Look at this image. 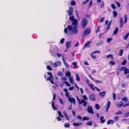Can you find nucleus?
Here are the masks:
<instances>
[{"label":"nucleus","mask_w":129,"mask_h":129,"mask_svg":"<svg viewBox=\"0 0 129 129\" xmlns=\"http://www.w3.org/2000/svg\"><path fill=\"white\" fill-rule=\"evenodd\" d=\"M92 122L91 121L87 122L86 123V124L87 125H92Z\"/></svg>","instance_id":"obj_47"},{"label":"nucleus","mask_w":129,"mask_h":129,"mask_svg":"<svg viewBox=\"0 0 129 129\" xmlns=\"http://www.w3.org/2000/svg\"><path fill=\"white\" fill-rule=\"evenodd\" d=\"M60 64L61 63L60 62H55L53 63V66L55 68H56L58 65H60Z\"/></svg>","instance_id":"obj_13"},{"label":"nucleus","mask_w":129,"mask_h":129,"mask_svg":"<svg viewBox=\"0 0 129 129\" xmlns=\"http://www.w3.org/2000/svg\"><path fill=\"white\" fill-rule=\"evenodd\" d=\"M72 23L71 25H69L67 27V28H65L64 29V32L66 34L68 33V30L70 33V34L72 35L73 34H77L78 33L77 29L78 21L76 19H75L72 21Z\"/></svg>","instance_id":"obj_1"},{"label":"nucleus","mask_w":129,"mask_h":129,"mask_svg":"<svg viewBox=\"0 0 129 129\" xmlns=\"http://www.w3.org/2000/svg\"><path fill=\"white\" fill-rule=\"evenodd\" d=\"M110 103L109 101H108V103L106 104V105L107 107H110Z\"/></svg>","instance_id":"obj_44"},{"label":"nucleus","mask_w":129,"mask_h":129,"mask_svg":"<svg viewBox=\"0 0 129 129\" xmlns=\"http://www.w3.org/2000/svg\"><path fill=\"white\" fill-rule=\"evenodd\" d=\"M71 43L70 42H66V48L67 49H68L71 46L70 45V44Z\"/></svg>","instance_id":"obj_9"},{"label":"nucleus","mask_w":129,"mask_h":129,"mask_svg":"<svg viewBox=\"0 0 129 129\" xmlns=\"http://www.w3.org/2000/svg\"><path fill=\"white\" fill-rule=\"evenodd\" d=\"M111 6L112 8L113 9H116V7L113 4H112L111 5Z\"/></svg>","instance_id":"obj_55"},{"label":"nucleus","mask_w":129,"mask_h":129,"mask_svg":"<svg viewBox=\"0 0 129 129\" xmlns=\"http://www.w3.org/2000/svg\"><path fill=\"white\" fill-rule=\"evenodd\" d=\"M129 35V33H128L123 38V39L124 40H126Z\"/></svg>","instance_id":"obj_24"},{"label":"nucleus","mask_w":129,"mask_h":129,"mask_svg":"<svg viewBox=\"0 0 129 129\" xmlns=\"http://www.w3.org/2000/svg\"><path fill=\"white\" fill-rule=\"evenodd\" d=\"M68 86H69L71 85L70 84H69L67 81H65L64 82Z\"/></svg>","instance_id":"obj_61"},{"label":"nucleus","mask_w":129,"mask_h":129,"mask_svg":"<svg viewBox=\"0 0 129 129\" xmlns=\"http://www.w3.org/2000/svg\"><path fill=\"white\" fill-rule=\"evenodd\" d=\"M64 116L66 118V119L68 120H69V118L68 116L67 115V114L66 111H65V112H64Z\"/></svg>","instance_id":"obj_19"},{"label":"nucleus","mask_w":129,"mask_h":129,"mask_svg":"<svg viewBox=\"0 0 129 129\" xmlns=\"http://www.w3.org/2000/svg\"><path fill=\"white\" fill-rule=\"evenodd\" d=\"M89 118L86 117H83L82 119V120H89Z\"/></svg>","instance_id":"obj_45"},{"label":"nucleus","mask_w":129,"mask_h":129,"mask_svg":"<svg viewBox=\"0 0 129 129\" xmlns=\"http://www.w3.org/2000/svg\"><path fill=\"white\" fill-rule=\"evenodd\" d=\"M113 14L114 17H115L117 16V13L116 12V11H115V10L113 11Z\"/></svg>","instance_id":"obj_23"},{"label":"nucleus","mask_w":129,"mask_h":129,"mask_svg":"<svg viewBox=\"0 0 129 129\" xmlns=\"http://www.w3.org/2000/svg\"><path fill=\"white\" fill-rule=\"evenodd\" d=\"M64 40V38H62L60 41V43L62 44H63Z\"/></svg>","instance_id":"obj_57"},{"label":"nucleus","mask_w":129,"mask_h":129,"mask_svg":"<svg viewBox=\"0 0 129 129\" xmlns=\"http://www.w3.org/2000/svg\"><path fill=\"white\" fill-rule=\"evenodd\" d=\"M71 4L72 5L74 6L76 5V3L74 1H72L71 2Z\"/></svg>","instance_id":"obj_39"},{"label":"nucleus","mask_w":129,"mask_h":129,"mask_svg":"<svg viewBox=\"0 0 129 129\" xmlns=\"http://www.w3.org/2000/svg\"><path fill=\"white\" fill-rule=\"evenodd\" d=\"M109 64L111 65H113L115 64L114 62L113 61H111L110 62Z\"/></svg>","instance_id":"obj_46"},{"label":"nucleus","mask_w":129,"mask_h":129,"mask_svg":"<svg viewBox=\"0 0 129 129\" xmlns=\"http://www.w3.org/2000/svg\"><path fill=\"white\" fill-rule=\"evenodd\" d=\"M118 27H116L113 32V34L115 35L117 34L118 31Z\"/></svg>","instance_id":"obj_18"},{"label":"nucleus","mask_w":129,"mask_h":129,"mask_svg":"<svg viewBox=\"0 0 129 129\" xmlns=\"http://www.w3.org/2000/svg\"><path fill=\"white\" fill-rule=\"evenodd\" d=\"M69 19L71 21H72L74 20L75 19H74V16L72 15V16H70L69 17Z\"/></svg>","instance_id":"obj_33"},{"label":"nucleus","mask_w":129,"mask_h":129,"mask_svg":"<svg viewBox=\"0 0 129 129\" xmlns=\"http://www.w3.org/2000/svg\"><path fill=\"white\" fill-rule=\"evenodd\" d=\"M91 41H88L86 43L84 44V48H85L86 47H87L88 48H89L90 47V46H89V44L90 43Z\"/></svg>","instance_id":"obj_15"},{"label":"nucleus","mask_w":129,"mask_h":129,"mask_svg":"<svg viewBox=\"0 0 129 129\" xmlns=\"http://www.w3.org/2000/svg\"><path fill=\"white\" fill-rule=\"evenodd\" d=\"M71 75V73L69 71L67 72L66 74V76L68 77H70Z\"/></svg>","instance_id":"obj_20"},{"label":"nucleus","mask_w":129,"mask_h":129,"mask_svg":"<svg viewBox=\"0 0 129 129\" xmlns=\"http://www.w3.org/2000/svg\"><path fill=\"white\" fill-rule=\"evenodd\" d=\"M64 64L66 67L67 68H69V65L68 64L65 62L64 63Z\"/></svg>","instance_id":"obj_49"},{"label":"nucleus","mask_w":129,"mask_h":129,"mask_svg":"<svg viewBox=\"0 0 129 129\" xmlns=\"http://www.w3.org/2000/svg\"><path fill=\"white\" fill-rule=\"evenodd\" d=\"M89 98L90 100L94 101L96 100L95 98V96L93 94H92L91 95H90L89 96Z\"/></svg>","instance_id":"obj_7"},{"label":"nucleus","mask_w":129,"mask_h":129,"mask_svg":"<svg viewBox=\"0 0 129 129\" xmlns=\"http://www.w3.org/2000/svg\"><path fill=\"white\" fill-rule=\"evenodd\" d=\"M100 53V51H94L92 53L90 54V56H91L92 58V59H96V55H94L93 54H95V53Z\"/></svg>","instance_id":"obj_4"},{"label":"nucleus","mask_w":129,"mask_h":129,"mask_svg":"<svg viewBox=\"0 0 129 129\" xmlns=\"http://www.w3.org/2000/svg\"><path fill=\"white\" fill-rule=\"evenodd\" d=\"M113 100H115V98L116 97V95L115 94L113 93Z\"/></svg>","instance_id":"obj_63"},{"label":"nucleus","mask_w":129,"mask_h":129,"mask_svg":"<svg viewBox=\"0 0 129 129\" xmlns=\"http://www.w3.org/2000/svg\"><path fill=\"white\" fill-rule=\"evenodd\" d=\"M103 41H100L99 42L96 43V45L98 46L101 45L103 44Z\"/></svg>","instance_id":"obj_21"},{"label":"nucleus","mask_w":129,"mask_h":129,"mask_svg":"<svg viewBox=\"0 0 129 129\" xmlns=\"http://www.w3.org/2000/svg\"><path fill=\"white\" fill-rule=\"evenodd\" d=\"M51 105L52 108L54 110H57V108L55 106L54 102L53 101H52L51 102Z\"/></svg>","instance_id":"obj_11"},{"label":"nucleus","mask_w":129,"mask_h":129,"mask_svg":"<svg viewBox=\"0 0 129 129\" xmlns=\"http://www.w3.org/2000/svg\"><path fill=\"white\" fill-rule=\"evenodd\" d=\"M123 105V103H121V104H118L117 105V106L118 108L121 107Z\"/></svg>","instance_id":"obj_51"},{"label":"nucleus","mask_w":129,"mask_h":129,"mask_svg":"<svg viewBox=\"0 0 129 129\" xmlns=\"http://www.w3.org/2000/svg\"><path fill=\"white\" fill-rule=\"evenodd\" d=\"M101 7L102 8H103L104 6V3L103 1H102L101 5Z\"/></svg>","instance_id":"obj_53"},{"label":"nucleus","mask_w":129,"mask_h":129,"mask_svg":"<svg viewBox=\"0 0 129 129\" xmlns=\"http://www.w3.org/2000/svg\"><path fill=\"white\" fill-rule=\"evenodd\" d=\"M77 100L79 104H80L82 103H83L84 102L85 100H84L82 99L81 100V101H80V100L78 98L77 96Z\"/></svg>","instance_id":"obj_8"},{"label":"nucleus","mask_w":129,"mask_h":129,"mask_svg":"<svg viewBox=\"0 0 129 129\" xmlns=\"http://www.w3.org/2000/svg\"><path fill=\"white\" fill-rule=\"evenodd\" d=\"M104 20V17H102L101 18L100 21L101 22H102Z\"/></svg>","instance_id":"obj_58"},{"label":"nucleus","mask_w":129,"mask_h":129,"mask_svg":"<svg viewBox=\"0 0 129 129\" xmlns=\"http://www.w3.org/2000/svg\"><path fill=\"white\" fill-rule=\"evenodd\" d=\"M129 73V69L125 68L124 72V74H126Z\"/></svg>","instance_id":"obj_17"},{"label":"nucleus","mask_w":129,"mask_h":129,"mask_svg":"<svg viewBox=\"0 0 129 129\" xmlns=\"http://www.w3.org/2000/svg\"><path fill=\"white\" fill-rule=\"evenodd\" d=\"M95 107L96 109L97 110L99 109L100 108L99 105L96 104H95Z\"/></svg>","instance_id":"obj_37"},{"label":"nucleus","mask_w":129,"mask_h":129,"mask_svg":"<svg viewBox=\"0 0 129 129\" xmlns=\"http://www.w3.org/2000/svg\"><path fill=\"white\" fill-rule=\"evenodd\" d=\"M91 31V29L90 28H86V29L84 30L83 34L84 35H87L90 33Z\"/></svg>","instance_id":"obj_5"},{"label":"nucleus","mask_w":129,"mask_h":129,"mask_svg":"<svg viewBox=\"0 0 129 129\" xmlns=\"http://www.w3.org/2000/svg\"><path fill=\"white\" fill-rule=\"evenodd\" d=\"M56 94H54L53 95V100H54L55 98V97L56 96Z\"/></svg>","instance_id":"obj_64"},{"label":"nucleus","mask_w":129,"mask_h":129,"mask_svg":"<svg viewBox=\"0 0 129 129\" xmlns=\"http://www.w3.org/2000/svg\"><path fill=\"white\" fill-rule=\"evenodd\" d=\"M106 93L105 91H104L103 92H100L99 93L100 95L102 96H104Z\"/></svg>","instance_id":"obj_22"},{"label":"nucleus","mask_w":129,"mask_h":129,"mask_svg":"<svg viewBox=\"0 0 129 129\" xmlns=\"http://www.w3.org/2000/svg\"><path fill=\"white\" fill-rule=\"evenodd\" d=\"M47 74L48 75H50V76H53L52 73L51 72H48L47 73Z\"/></svg>","instance_id":"obj_60"},{"label":"nucleus","mask_w":129,"mask_h":129,"mask_svg":"<svg viewBox=\"0 0 129 129\" xmlns=\"http://www.w3.org/2000/svg\"><path fill=\"white\" fill-rule=\"evenodd\" d=\"M57 112L58 113V114L60 117L62 118H63L64 117V116L62 115L60 111H58Z\"/></svg>","instance_id":"obj_30"},{"label":"nucleus","mask_w":129,"mask_h":129,"mask_svg":"<svg viewBox=\"0 0 129 129\" xmlns=\"http://www.w3.org/2000/svg\"><path fill=\"white\" fill-rule=\"evenodd\" d=\"M72 63L74 66L75 68H77L78 66L77 65V62H73Z\"/></svg>","instance_id":"obj_26"},{"label":"nucleus","mask_w":129,"mask_h":129,"mask_svg":"<svg viewBox=\"0 0 129 129\" xmlns=\"http://www.w3.org/2000/svg\"><path fill=\"white\" fill-rule=\"evenodd\" d=\"M69 10H67V13L70 16L72 15L73 12V8L72 7H70L69 8Z\"/></svg>","instance_id":"obj_3"},{"label":"nucleus","mask_w":129,"mask_h":129,"mask_svg":"<svg viewBox=\"0 0 129 129\" xmlns=\"http://www.w3.org/2000/svg\"><path fill=\"white\" fill-rule=\"evenodd\" d=\"M111 21H110L108 23V26L106 28L107 30H109L110 29V26L111 25Z\"/></svg>","instance_id":"obj_29"},{"label":"nucleus","mask_w":129,"mask_h":129,"mask_svg":"<svg viewBox=\"0 0 129 129\" xmlns=\"http://www.w3.org/2000/svg\"><path fill=\"white\" fill-rule=\"evenodd\" d=\"M123 54V50L122 49H121L119 51V55L120 56H121Z\"/></svg>","instance_id":"obj_32"},{"label":"nucleus","mask_w":129,"mask_h":129,"mask_svg":"<svg viewBox=\"0 0 129 129\" xmlns=\"http://www.w3.org/2000/svg\"><path fill=\"white\" fill-rule=\"evenodd\" d=\"M88 85L93 90H94V85L93 84H89Z\"/></svg>","instance_id":"obj_25"},{"label":"nucleus","mask_w":129,"mask_h":129,"mask_svg":"<svg viewBox=\"0 0 129 129\" xmlns=\"http://www.w3.org/2000/svg\"><path fill=\"white\" fill-rule=\"evenodd\" d=\"M47 69L49 71H51L52 70V69L50 66H47Z\"/></svg>","instance_id":"obj_42"},{"label":"nucleus","mask_w":129,"mask_h":129,"mask_svg":"<svg viewBox=\"0 0 129 129\" xmlns=\"http://www.w3.org/2000/svg\"><path fill=\"white\" fill-rule=\"evenodd\" d=\"M122 113V112L121 111H119L116 112L115 113V114L116 115H120Z\"/></svg>","instance_id":"obj_52"},{"label":"nucleus","mask_w":129,"mask_h":129,"mask_svg":"<svg viewBox=\"0 0 129 129\" xmlns=\"http://www.w3.org/2000/svg\"><path fill=\"white\" fill-rule=\"evenodd\" d=\"M92 5V1H90L89 2V7H90Z\"/></svg>","instance_id":"obj_62"},{"label":"nucleus","mask_w":129,"mask_h":129,"mask_svg":"<svg viewBox=\"0 0 129 129\" xmlns=\"http://www.w3.org/2000/svg\"><path fill=\"white\" fill-rule=\"evenodd\" d=\"M119 23L120 25H119L120 27L121 28H122V27L123 25V19L121 18H120V23Z\"/></svg>","instance_id":"obj_10"},{"label":"nucleus","mask_w":129,"mask_h":129,"mask_svg":"<svg viewBox=\"0 0 129 129\" xmlns=\"http://www.w3.org/2000/svg\"><path fill=\"white\" fill-rule=\"evenodd\" d=\"M126 60H124L122 63H121V64L122 65H125L126 63Z\"/></svg>","instance_id":"obj_50"},{"label":"nucleus","mask_w":129,"mask_h":129,"mask_svg":"<svg viewBox=\"0 0 129 129\" xmlns=\"http://www.w3.org/2000/svg\"><path fill=\"white\" fill-rule=\"evenodd\" d=\"M87 24V20L85 18H84L82 20L81 22V26L83 29H84Z\"/></svg>","instance_id":"obj_2"},{"label":"nucleus","mask_w":129,"mask_h":129,"mask_svg":"<svg viewBox=\"0 0 129 129\" xmlns=\"http://www.w3.org/2000/svg\"><path fill=\"white\" fill-rule=\"evenodd\" d=\"M87 110L89 113H90L92 114H93L94 112L93 111V109L91 106H88L87 108Z\"/></svg>","instance_id":"obj_6"},{"label":"nucleus","mask_w":129,"mask_h":129,"mask_svg":"<svg viewBox=\"0 0 129 129\" xmlns=\"http://www.w3.org/2000/svg\"><path fill=\"white\" fill-rule=\"evenodd\" d=\"M57 121H60L61 120V118L59 116L57 117Z\"/></svg>","instance_id":"obj_59"},{"label":"nucleus","mask_w":129,"mask_h":129,"mask_svg":"<svg viewBox=\"0 0 129 129\" xmlns=\"http://www.w3.org/2000/svg\"><path fill=\"white\" fill-rule=\"evenodd\" d=\"M114 119L115 121H117L118 119V116H116L114 118Z\"/></svg>","instance_id":"obj_48"},{"label":"nucleus","mask_w":129,"mask_h":129,"mask_svg":"<svg viewBox=\"0 0 129 129\" xmlns=\"http://www.w3.org/2000/svg\"><path fill=\"white\" fill-rule=\"evenodd\" d=\"M74 126H78L80 124L77 123H74L73 124Z\"/></svg>","instance_id":"obj_43"},{"label":"nucleus","mask_w":129,"mask_h":129,"mask_svg":"<svg viewBox=\"0 0 129 129\" xmlns=\"http://www.w3.org/2000/svg\"><path fill=\"white\" fill-rule=\"evenodd\" d=\"M69 80H70V83L72 84H73L74 83H73V78L71 77H70Z\"/></svg>","instance_id":"obj_36"},{"label":"nucleus","mask_w":129,"mask_h":129,"mask_svg":"<svg viewBox=\"0 0 129 129\" xmlns=\"http://www.w3.org/2000/svg\"><path fill=\"white\" fill-rule=\"evenodd\" d=\"M124 18L125 19V20L124 21V23H125L126 22L127 20V15H124Z\"/></svg>","instance_id":"obj_34"},{"label":"nucleus","mask_w":129,"mask_h":129,"mask_svg":"<svg viewBox=\"0 0 129 129\" xmlns=\"http://www.w3.org/2000/svg\"><path fill=\"white\" fill-rule=\"evenodd\" d=\"M69 101L72 103L73 102L74 104L75 103V100L74 98L69 97Z\"/></svg>","instance_id":"obj_12"},{"label":"nucleus","mask_w":129,"mask_h":129,"mask_svg":"<svg viewBox=\"0 0 129 129\" xmlns=\"http://www.w3.org/2000/svg\"><path fill=\"white\" fill-rule=\"evenodd\" d=\"M104 117L103 116H101L100 118V122L101 123H103L105 122V120L104 119Z\"/></svg>","instance_id":"obj_14"},{"label":"nucleus","mask_w":129,"mask_h":129,"mask_svg":"<svg viewBox=\"0 0 129 129\" xmlns=\"http://www.w3.org/2000/svg\"><path fill=\"white\" fill-rule=\"evenodd\" d=\"M94 81L95 83H96V84H97L98 83H101L102 82V81H99L98 80H95Z\"/></svg>","instance_id":"obj_40"},{"label":"nucleus","mask_w":129,"mask_h":129,"mask_svg":"<svg viewBox=\"0 0 129 129\" xmlns=\"http://www.w3.org/2000/svg\"><path fill=\"white\" fill-rule=\"evenodd\" d=\"M76 80L78 81H79L80 80V78L79 76L77 74H76Z\"/></svg>","instance_id":"obj_28"},{"label":"nucleus","mask_w":129,"mask_h":129,"mask_svg":"<svg viewBox=\"0 0 129 129\" xmlns=\"http://www.w3.org/2000/svg\"><path fill=\"white\" fill-rule=\"evenodd\" d=\"M125 67H122L120 68L119 69L120 71H121L122 70L124 71ZM118 70H119V69H118Z\"/></svg>","instance_id":"obj_38"},{"label":"nucleus","mask_w":129,"mask_h":129,"mask_svg":"<svg viewBox=\"0 0 129 129\" xmlns=\"http://www.w3.org/2000/svg\"><path fill=\"white\" fill-rule=\"evenodd\" d=\"M100 26H99V27H97V28L96 29V33H97L98 32H99L100 31V29H99V28H100Z\"/></svg>","instance_id":"obj_56"},{"label":"nucleus","mask_w":129,"mask_h":129,"mask_svg":"<svg viewBox=\"0 0 129 129\" xmlns=\"http://www.w3.org/2000/svg\"><path fill=\"white\" fill-rule=\"evenodd\" d=\"M128 116H129V112L125 113L123 115V116L124 117H126Z\"/></svg>","instance_id":"obj_27"},{"label":"nucleus","mask_w":129,"mask_h":129,"mask_svg":"<svg viewBox=\"0 0 129 129\" xmlns=\"http://www.w3.org/2000/svg\"><path fill=\"white\" fill-rule=\"evenodd\" d=\"M122 100L123 101L126 102L128 101V99L126 97H124L122 99Z\"/></svg>","instance_id":"obj_31"},{"label":"nucleus","mask_w":129,"mask_h":129,"mask_svg":"<svg viewBox=\"0 0 129 129\" xmlns=\"http://www.w3.org/2000/svg\"><path fill=\"white\" fill-rule=\"evenodd\" d=\"M64 126L66 127H70V124L69 123H66L64 124Z\"/></svg>","instance_id":"obj_41"},{"label":"nucleus","mask_w":129,"mask_h":129,"mask_svg":"<svg viewBox=\"0 0 129 129\" xmlns=\"http://www.w3.org/2000/svg\"><path fill=\"white\" fill-rule=\"evenodd\" d=\"M106 57L108 58H109L110 57L112 60H113V56L112 54H110L108 55H107Z\"/></svg>","instance_id":"obj_16"},{"label":"nucleus","mask_w":129,"mask_h":129,"mask_svg":"<svg viewBox=\"0 0 129 129\" xmlns=\"http://www.w3.org/2000/svg\"><path fill=\"white\" fill-rule=\"evenodd\" d=\"M53 76H49L47 78L46 80L50 81L51 80L53 79Z\"/></svg>","instance_id":"obj_35"},{"label":"nucleus","mask_w":129,"mask_h":129,"mask_svg":"<svg viewBox=\"0 0 129 129\" xmlns=\"http://www.w3.org/2000/svg\"><path fill=\"white\" fill-rule=\"evenodd\" d=\"M112 39L111 38H109L107 39V42L109 43L112 40Z\"/></svg>","instance_id":"obj_54"}]
</instances>
